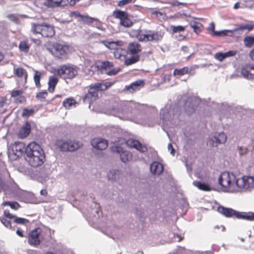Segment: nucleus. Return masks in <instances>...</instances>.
Here are the masks:
<instances>
[{"mask_svg": "<svg viewBox=\"0 0 254 254\" xmlns=\"http://www.w3.org/2000/svg\"><path fill=\"white\" fill-rule=\"evenodd\" d=\"M144 80L142 79H139L131 83L128 85L126 86L125 89L129 93H132L135 91L140 90L141 88L144 87Z\"/></svg>", "mask_w": 254, "mask_h": 254, "instance_id": "obj_16", "label": "nucleus"}, {"mask_svg": "<svg viewBox=\"0 0 254 254\" xmlns=\"http://www.w3.org/2000/svg\"><path fill=\"white\" fill-rule=\"evenodd\" d=\"M35 111L33 109L24 108L22 110V116L24 118H28L33 115Z\"/></svg>", "mask_w": 254, "mask_h": 254, "instance_id": "obj_41", "label": "nucleus"}, {"mask_svg": "<svg viewBox=\"0 0 254 254\" xmlns=\"http://www.w3.org/2000/svg\"><path fill=\"white\" fill-rule=\"evenodd\" d=\"M207 30L210 31L212 32V35L214 36V33L217 32V31H215V24L213 22H211L209 26L208 27Z\"/></svg>", "mask_w": 254, "mask_h": 254, "instance_id": "obj_56", "label": "nucleus"}, {"mask_svg": "<svg viewBox=\"0 0 254 254\" xmlns=\"http://www.w3.org/2000/svg\"><path fill=\"white\" fill-rule=\"evenodd\" d=\"M13 222L17 224H25L29 223V220L25 218L17 217L16 216L13 220Z\"/></svg>", "mask_w": 254, "mask_h": 254, "instance_id": "obj_46", "label": "nucleus"}, {"mask_svg": "<svg viewBox=\"0 0 254 254\" xmlns=\"http://www.w3.org/2000/svg\"><path fill=\"white\" fill-rule=\"evenodd\" d=\"M239 149L240 155H244L247 153V149L246 148L239 147Z\"/></svg>", "mask_w": 254, "mask_h": 254, "instance_id": "obj_59", "label": "nucleus"}, {"mask_svg": "<svg viewBox=\"0 0 254 254\" xmlns=\"http://www.w3.org/2000/svg\"><path fill=\"white\" fill-rule=\"evenodd\" d=\"M127 14V12L119 9L115 10L113 12V16L115 18L120 19V21Z\"/></svg>", "mask_w": 254, "mask_h": 254, "instance_id": "obj_33", "label": "nucleus"}, {"mask_svg": "<svg viewBox=\"0 0 254 254\" xmlns=\"http://www.w3.org/2000/svg\"><path fill=\"white\" fill-rule=\"evenodd\" d=\"M244 42L247 47H251L254 44V37L247 36L244 38Z\"/></svg>", "mask_w": 254, "mask_h": 254, "instance_id": "obj_43", "label": "nucleus"}, {"mask_svg": "<svg viewBox=\"0 0 254 254\" xmlns=\"http://www.w3.org/2000/svg\"><path fill=\"white\" fill-rule=\"evenodd\" d=\"M219 213L226 217H233L237 219L246 220L248 221L254 220V213L252 212H240L232 208L225 207L223 206H219L217 208Z\"/></svg>", "mask_w": 254, "mask_h": 254, "instance_id": "obj_3", "label": "nucleus"}, {"mask_svg": "<svg viewBox=\"0 0 254 254\" xmlns=\"http://www.w3.org/2000/svg\"><path fill=\"white\" fill-rule=\"evenodd\" d=\"M80 0H69V3L70 5H74L76 2H78Z\"/></svg>", "mask_w": 254, "mask_h": 254, "instance_id": "obj_63", "label": "nucleus"}, {"mask_svg": "<svg viewBox=\"0 0 254 254\" xmlns=\"http://www.w3.org/2000/svg\"><path fill=\"white\" fill-rule=\"evenodd\" d=\"M190 27L193 28V31L196 33H198L201 32L203 27L202 24L198 22L194 21L190 24Z\"/></svg>", "mask_w": 254, "mask_h": 254, "instance_id": "obj_39", "label": "nucleus"}, {"mask_svg": "<svg viewBox=\"0 0 254 254\" xmlns=\"http://www.w3.org/2000/svg\"><path fill=\"white\" fill-rule=\"evenodd\" d=\"M59 82V78L55 76H49L48 80V91L50 93H53L55 90L56 85Z\"/></svg>", "mask_w": 254, "mask_h": 254, "instance_id": "obj_24", "label": "nucleus"}, {"mask_svg": "<svg viewBox=\"0 0 254 254\" xmlns=\"http://www.w3.org/2000/svg\"><path fill=\"white\" fill-rule=\"evenodd\" d=\"M142 50V46L138 42H129L127 48L126 53L130 56V57L125 60V65L128 66L138 62L140 60Z\"/></svg>", "mask_w": 254, "mask_h": 254, "instance_id": "obj_2", "label": "nucleus"}, {"mask_svg": "<svg viewBox=\"0 0 254 254\" xmlns=\"http://www.w3.org/2000/svg\"><path fill=\"white\" fill-rule=\"evenodd\" d=\"M235 180V176L233 174L224 172L220 174L218 178V184L223 188L232 190Z\"/></svg>", "mask_w": 254, "mask_h": 254, "instance_id": "obj_8", "label": "nucleus"}, {"mask_svg": "<svg viewBox=\"0 0 254 254\" xmlns=\"http://www.w3.org/2000/svg\"><path fill=\"white\" fill-rule=\"evenodd\" d=\"M254 29V22L251 21L249 23L245 24V30L251 31Z\"/></svg>", "mask_w": 254, "mask_h": 254, "instance_id": "obj_51", "label": "nucleus"}, {"mask_svg": "<svg viewBox=\"0 0 254 254\" xmlns=\"http://www.w3.org/2000/svg\"><path fill=\"white\" fill-rule=\"evenodd\" d=\"M97 66L100 69H107L113 66L112 63L109 61L98 62L97 63Z\"/></svg>", "mask_w": 254, "mask_h": 254, "instance_id": "obj_34", "label": "nucleus"}, {"mask_svg": "<svg viewBox=\"0 0 254 254\" xmlns=\"http://www.w3.org/2000/svg\"><path fill=\"white\" fill-rule=\"evenodd\" d=\"M3 215L5 217V218H9L10 219L14 220L15 217V215L11 214L8 210H5L3 212Z\"/></svg>", "mask_w": 254, "mask_h": 254, "instance_id": "obj_49", "label": "nucleus"}, {"mask_svg": "<svg viewBox=\"0 0 254 254\" xmlns=\"http://www.w3.org/2000/svg\"><path fill=\"white\" fill-rule=\"evenodd\" d=\"M126 53V50L125 49H123L122 47H119L114 52V56L116 59L124 61V64H125V60L127 59Z\"/></svg>", "mask_w": 254, "mask_h": 254, "instance_id": "obj_25", "label": "nucleus"}, {"mask_svg": "<svg viewBox=\"0 0 254 254\" xmlns=\"http://www.w3.org/2000/svg\"><path fill=\"white\" fill-rule=\"evenodd\" d=\"M24 90L22 89L12 90L10 92V97L14 99V103L16 104L25 103L26 97L22 95Z\"/></svg>", "mask_w": 254, "mask_h": 254, "instance_id": "obj_14", "label": "nucleus"}, {"mask_svg": "<svg viewBox=\"0 0 254 254\" xmlns=\"http://www.w3.org/2000/svg\"><path fill=\"white\" fill-rule=\"evenodd\" d=\"M31 47V44L29 43L27 39L23 40L19 42L18 48L19 50L25 54L29 53Z\"/></svg>", "mask_w": 254, "mask_h": 254, "instance_id": "obj_27", "label": "nucleus"}, {"mask_svg": "<svg viewBox=\"0 0 254 254\" xmlns=\"http://www.w3.org/2000/svg\"><path fill=\"white\" fill-rule=\"evenodd\" d=\"M118 72V70L114 69H112V70L109 71L107 72V74L109 75H116V74H117Z\"/></svg>", "mask_w": 254, "mask_h": 254, "instance_id": "obj_58", "label": "nucleus"}, {"mask_svg": "<svg viewBox=\"0 0 254 254\" xmlns=\"http://www.w3.org/2000/svg\"><path fill=\"white\" fill-rule=\"evenodd\" d=\"M16 233V234L20 237H24L22 230L19 228H17Z\"/></svg>", "mask_w": 254, "mask_h": 254, "instance_id": "obj_60", "label": "nucleus"}, {"mask_svg": "<svg viewBox=\"0 0 254 254\" xmlns=\"http://www.w3.org/2000/svg\"><path fill=\"white\" fill-rule=\"evenodd\" d=\"M2 205L3 206H9L14 210H17L20 207L19 203L16 201H5Z\"/></svg>", "mask_w": 254, "mask_h": 254, "instance_id": "obj_42", "label": "nucleus"}, {"mask_svg": "<svg viewBox=\"0 0 254 254\" xmlns=\"http://www.w3.org/2000/svg\"><path fill=\"white\" fill-rule=\"evenodd\" d=\"M48 92L46 90L43 91L42 92H38L36 96V97L37 99L43 101L45 99L46 97L48 96Z\"/></svg>", "mask_w": 254, "mask_h": 254, "instance_id": "obj_44", "label": "nucleus"}, {"mask_svg": "<svg viewBox=\"0 0 254 254\" xmlns=\"http://www.w3.org/2000/svg\"><path fill=\"white\" fill-rule=\"evenodd\" d=\"M30 40L32 42H33L35 44H36L37 45L41 44V41L39 39L31 38H30Z\"/></svg>", "mask_w": 254, "mask_h": 254, "instance_id": "obj_61", "label": "nucleus"}, {"mask_svg": "<svg viewBox=\"0 0 254 254\" xmlns=\"http://www.w3.org/2000/svg\"><path fill=\"white\" fill-rule=\"evenodd\" d=\"M132 0H121L118 2V5L120 7H122L131 2Z\"/></svg>", "mask_w": 254, "mask_h": 254, "instance_id": "obj_54", "label": "nucleus"}, {"mask_svg": "<svg viewBox=\"0 0 254 254\" xmlns=\"http://www.w3.org/2000/svg\"><path fill=\"white\" fill-rule=\"evenodd\" d=\"M42 75V73H41V72L39 71L38 70H35L34 74V80L35 82V85L36 87H37L38 88H40L41 87L40 80Z\"/></svg>", "mask_w": 254, "mask_h": 254, "instance_id": "obj_35", "label": "nucleus"}, {"mask_svg": "<svg viewBox=\"0 0 254 254\" xmlns=\"http://www.w3.org/2000/svg\"><path fill=\"white\" fill-rule=\"evenodd\" d=\"M98 92L96 89L93 85L89 87L88 93H86L83 98V101L84 103H91L98 98Z\"/></svg>", "mask_w": 254, "mask_h": 254, "instance_id": "obj_12", "label": "nucleus"}, {"mask_svg": "<svg viewBox=\"0 0 254 254\" xmlns=\"http://www.w3.org/2000/svg\"><path fill=\"white\" fill-rule=\"evenodd\" d=\"M14 74L18 77H24L25 82H27L28 73L27 71L22 67H18L14 69Z\"/></svg>", "mask_w": 254, "mask_h": 254, "instance_id": "obj_29", "label": "nucleus"}, {"mask_svg": "<svg viewBox=\"0 0 254 254\" xmlns=\"http://www.w3.org/2000/svg\"><path fill=\"white\" fill-rule=\"evenodd\" d=\"M62 97V95H58V94L56 95L55 96V97L53 98H52L51 100L47 101V104H54V105H56L57 106H58L61 103V100H59V101L56 102L55 103H54L53 102L54 101V100H55L56 98H61Z\"/></svg>", "mask_w": 254, "mask_h": 254, "instance_id": "obj_48", "label": "nucleus"}, {"mask_svg": "<svg viewBox=\"0 0 254 254\" xmlns=\"http://www.w3.org/2000/svg\"><path fill=\"white\" fill-rule=\"evenodd\" d=\"M48 49L55 58L61 60H65L68 58L70 46L66 44L54 43Z\"/></svg>", "mask_w": 254, "mask_h": 254, "instance_id": "obj_5", "label": "nucleus"}, {"mask_svg": "<svg viewBox=\"0 0 254 254\" xmlns=\"http://www.w3.org/2000/svg\"><path fill=\"white\" fill-rule=\"evenodd\" d=\"M228 31L223 30L221 31H217V32L214 33V36L222 37L227 35Z\"/></svg>", "mask_w": 254, "mask_h": 254, "instance_id": "obj_53", "label": "nucleus"}, {"mask_svg": "<svg viewBox=\"0 0 254 254\" xmlns=\"http://www.w3.org/2000/svg\"><path fill=\"white\" fill-rule=\"evenodd\" d=\"M149 32L150 33V42L161 41L164 36V33L160 31L150 30Z\"/></svg>", "mask_w": 254, "mask_h": 254, "instance_id": "obj_28", "label": "nucleus"}, {"mask_svg": "<svg viewBox=\"0 0 254 254\" xmlns=\"http://www.w3.org/2000/svg\"><path fill=\"white\" fill-rule=\"evenodd\" d=\"M113 152H116L120 155L121 160L124 163L130 161L132 158V153L124 149L119 146H113L111 148Z\"/></svg>", "mask_w": 254, "mask_h": 254, "instance_id": "obj_11", "label": "nucleus"}, {"mask_svg": "<svg viewBox=\"0 0 254 254\" xmlns=\"http://www.w3.org/2000/svg\"><path fill=\"white\" fill-rule=\"evenodd\" d=\"M168 150L170 151V153L172 155H174L175 153V149L174 148L173 145H172V144L169 143L168 144Z\"/></svg>", "mask_w": 254, "mask_h": 254, "instance_id": "obj_57", "label": "nucleus"}, {"mask_svg": "<svg viewBox=\"0 0 254 254\" xmlns=\"http://www.w3.org/2000/svg\"><path fill=\"white\" fill-rule=\"evenodd\" d=\"M126 143L128 147L135 148L140 152L144 153L147 151V147L137 140L130 138L127 140Z\"/></svg>", "mask_w": 254, "mask_h": 254, "instance_id": "obj_13", "label": "nucleus"}, {"mask_svg": "<svg viewBox=\"0 0 254 254\" xmlns=\"http://www.w3.org/2000/svg\"><path fill=\"white\" fill-rule=\"evenodd\" d=\"M24 149H25L24 143L21 142H15L11 147L12 153L15 156L14 159L22 155Z\"/></svg>", "mask_w": 254, "mask_h": 254, "instance_id": "obj_17", "label": "nucleus"}, {"mask_svg": "<svg viewBox=\"0 0 254 254\" xmlns=\"http://www.w3.org/2000/svg\"><path fill=\"white\" fill-rule=\"evenodd\" d=\"M242 74L244 77L249 79H254V65L248 64L242 68Z\"/></svg>", "mask_w": 254, "mask_h": 254, "instance_id": "obj_18", "label": "nucleus"}, {"mask_svg": "<svg viewBox=\"0 0 254 254\" xmlns=\"http://www.w3.org/2000/svg\"><path fill=\"white\" fill-rule=\"evenodd\" d=\"M26 161L32 167H38L45 161V155L41 147L35 142L30 143L25 148Z\"/></svg>", "mask_w": 254, "mask_h": 254, "instance_id": "obj_1", "label": "nucleus"}, {"mask_svg": "<svg viewBox=\"0 0 254 254\" xmlns=\"http://www.w3.org/2000/svg\"><path fill=\"white\" fill-rule=\"evenodd\" d=\"M78 67L69 64H64L60 66L56 70L58 75L64 79H72L78 73Z\"/></svg>", "mask_w": 254, "mask_h": 254, "instance_id": "obj_6", "label": "nucleus"}, {"mask_svg": "<svg viewBox=\"0 0 254 254\" xmlns=\"http://www.w3.org/2000/svg\"><path fill=\"white\" fill-rule=\"evenodd\" d=\"M43 240L42 230L39 228L34 229L30 231L28 234V243L31 246H38Z\"/></svg>", "mask_w": 254, "mask_h": 254, "instance_id": "obj_9", "label": "nucleus"}, {"mask_svg": "<svg viewBox=\"0 0 254 254\" xmlns=\"http://www.w3.org/2000/svg\"><path fill=\"white\" fill-rule=\"evenodd\" d=\"M120 23L125 27H130L133 25V22L128 18V14L120 22Z\"/></svg>", "mask_w": 254, "mask_h": 254, "instance_id": "obj_38", "label": "nucleus"}, {"mask_svg": "<svg viewBox=\"0 0 254 254\" xmlns=\"http://www.w3.org/2000/svg\"><path fill=\"white\" fill-rule=\"evenodd\" d=\"M80 20L87 25H90L94 22H96L97 25L100 24V22L97 19L92 18L88 15H82Z\"/></svg>", "mask_w": 254, "mask_h": 254, "instance_id": "obj_30", "label": "nucleus"}, {"mask_svg": "<svg viewBox=\"0 0 254 254\" xmlns=\"http://www.w3.org/2000/svg\"><path fill=\"white\" fill-rule=\"evenodd\" d=\"M82 14H81L78 11H71L69 13V16L72 17H74L75 18H79L81 19L82 16ZM79 19V20H80Z\"/></svg>", "mask_w": 254, "mask_h": 254, "instance_id": "obj_50", "label": "nucleus"}, {"mask_svg": "<svg viewBox=\"0 0 254 254\" xmlns=\"http://www.w3.org/2000/svg\"><path fill=\"white\" fill-rule=\"evenodd\" d=\"M225 57V59L227 57H230L235 56L236 54V51H229L226 53H223Z\"/></svg>", "mask_w": 254, "mask_h": 254, "instance_id": "obj_55", "label": "nucleus"}, {"mask_svg": "<svg viewBox=\"0 0 254 254\" xmlns=\"http://www.w3.org/2000/svg\"><path fill=\"white\" fill-rule=\"evenodd\" d=\"M193 184L194 186H195L201 190L209 191L211 190V187L207 184L202 183L199 181H194Z\"/></svg>", "mask_w": 254, "mask_h": 254, "instance_id": "obj_32", "label": "nucleus"}, {"mask_svg": "<svg viewBox=\"0 0 254 254\" xmlns=\"http://www.w3.org/2000/svg\"><path fill=\"white\" fill-rule=\"evenodd\" d=\"M150 171L154 175L161 174L163 170L164 167L162 164L158 162H154L150 165Z\"/></svg>", "mask_w": 254, "mask_h": 254, "instance_id": "obj_22", "label": "nucleus"}, {"mask_svg": "<svg viewBox=\"0 0 254 254\" xmlns=\"http://www.w3.org/2000/svg\"><path fill=\"white\" fill-rule=\"evenodd\" d=\"M31 31L33 34H39L45 38H51L55 34L54 27L45 22L32 23Z\"/></svg>", "mask_w": 254, "mask_h": 254, "instance_id": "obj_4", "label": "nucleus"}, {"mask_svg": "<svg viewBox=\"0 0 254 254\" xmlns=\"http://www.w3.org/2000/svg\"><path fill=\"white\" fill-rule=\"evenodd\" d=\"M57 145L62 151H74L82 146V144L77 140H59L57 141Z\"/></svg>", "mask_w": 254, "mask_h": 254, "instance_id": "obj_7", "label": "nucleus"}, {"mask_svg": "<svg viewBox=\"0 0 254 254\" xmlns=\"http://www.w3.org/2000/svg\"><path fill=\"white\" fill-rule=\"evenodd\" d=\"M65 0H46L45 5L49 7H57L65 4Z\"/></svg>", "mask_w": 254, "mask_h": 254, "instance_id": "obj_26", "label": "nucleus"}, {"mask_svg": "<svg viewBox=\"0 0 254 254\" xmlns=\"http://www.w3.org/2000/svg\"><path fill=\"white\" fill-rule=\"evenodd\" d=\"M189 71V67H184L182 68H176L174 70L173 74L174 75H179L182 76L185 74H187Z\"/></svg>", "mask_w": 254, "mask_h": 254, "instance_id": "obj_40", "label": "nucleus"}, {"mask_svg": "<svg viewBox=\"0 0 254 254\" xmlns=\"http://www.w3.org/2000/svg\"><path fill=\"white\" fill-rule=\"evenodd\" d=\"M91 144L94 148L104 150L107 147L108 142L106 139L102 138H94L91 140Z\"/></svg>", "mask_w": 254, "mask_h": 254, "instance_id": "obj_15", "label": "nucleus"}, {"mask_svg": "<svg viewBox=\"0 0 254 254\" xmlns=\"http://www.w3.org/2000/svg\"><path fill=\"white\" fill-rule=\"evenodd\" d=\"M116 82V81L113 80L112 81H107L105 83H96L95 84H93V86L98 92L99 91H105L113 85Z\"/></svg>", "mask_w": 254, "mask_h": 254, "instance_id": "obj_23", "label": "nucleus"}, {"mask_svg": "<svg viewBox=\"0 0 254 254\" xmlns=\"http://www.w3.org/2000/svg\"><path fill=\"white\" fill-rule=\"evenodd\" d=\"M245 189L254 187V177L244 176Z\"/></svg>", "mask_w": 254, "mask_h": 254, "instance_id": "obj_36", "label": "nucleus"}, {"mask_svg": "<svg viewBox=\"0 0 254 254\" xmlns=\"http://www.w3.org/2000/svg\"><path fill=\"white\" fill-rule=\"evenodd\" d=\"M226 140V135L224 133L221 132L217 136H214L213 139H209L208 143L212 146H217L219 144L225 143Z\"/></svg>", "mask_w": 254, "mask_h": 254, "instance_id": "obj_19", "label": "nucleus"}, {"mask_svg": "<svg viewBox=\"0 0 254 254\" xmlns=\"http://www.w3.org/2000/svg\"><path fill=\"white\" fill-rule=\"evenodd\" d=\"M31 130L30 126L29 124H27L26 126L23 127L20 131V135L22 138H25L27 136Z\"/></svg>", "mask_w": 254, "mask_h": 254, "instance_id": "obj_37", "label": "nucleus"}, {"mask_svg": "<svg viewBox=\"0 0 254 254\" xmlns=\"http://www.w3.org/2000/svg\"><path fill=\"white\" fill-rule=\"evenodd\" d=\"M150 30H132L129 32L130 36H135L139 42H150Z\"/></svg>", "mask_w": 254, "mask_h": 254, "instance_id": "obj_10", "label": "nucleus"}, {"mask_svg": "<svg viewBox=\"0 0 254 254\" xmlns=\"http://www.w3.org/2000/svg\"><path fill=\"white\" fill-rule=\"evenodd\" d=\"M77 102L72 97L66 98L63 102V106L66 109H70L72 106H75Z\"/></svg>", "mask_w": 254, "mask_h": 254, "instance_id": "obj_31", "label": "nucleus"}, {"mask_svg": "<svg viewBox=\"0 0 254 254\" xmlns=\"http://www.w3.org/2000/svg\"><path fill=\"white\" fill-rule=\"evenodd\" d=\"M214 57L215 59H216L217 60L220 62H222L224 59H225L224 54L221 52H218L216 53L214 56Z\"/></svg>", "mask_w": 254, "mask_h": 254, "instance_id": "obj_52", "label": "nucleus"}, {"mask_svg": "<svg viewBox=\"0 0 254 254\" xmlns=\"http://www.w3.org/2000/svg\"><path fill=\"white\" fill-rule=\"evenodd\" d=\"M250 56L251 57V59L253 61H254V49L251 51L250 53Z\"/></svg>", "mask_w": 254, "mask_h": 254, "instance_id": "obj_64", "label": "nucleus"}, {"mask_svg": "<svg viewBox=\"0 0 254 254\" xmlns=\"http://www.w3.org/2000/svg\"><path fill=\"white\" fill-rule=\"evenodd\" d=\"M171 29L172 30L173 33H176L180 32H183L185 30V27L179 25V26H171Z\"/></svg>", "mask_w": 254, "mask_h": 254, "instance_id": "obj_45", "label": "nucleus"}, {"mask_svg": "<svg viewBox=\"0 0 254 254\" xmlns=\"http://www.w3.org/2000/svg\"><path fill=\"white\" fill-rule=\"evenodd\" d=\"M245 180L244 176L241 178L236 179L235 177V180L233 184L232 191H241L242 190L245 189Z\"/></svg>", "mask_w": 254, "mask_h": 254, "instance_id": "obj_20", "label": "nucleus"}, {"mask_svg": "<svg viewBox=\"0 0 254 254\" xmlns=\"http://www.w3.org/2000/svg\"><path fill=\"white\" fill-rule=\"evenodd\" d=\"M40 194L42 195H43L44 196H46L48 194V191L46 189H43L41 190L40 191Z\"/></svg>", "mask_w": 254, "mask_h": 254, "instance_id": "obj_62", "label": "nucleus"}, {"mask_svg": "<svg viewBox=\"0 0 254 254\" xmlns=\"http://www.w3.org/2000/svg\"><path fill=\"white\" fill-rule=\"evenodd\" d=\"M101 43L109 49L114 50V51L119 47L124 46V42L119 40L117 41H102Z\"/></svg>", "mask_w": 254, "mask_h": 254, "instance_id": "obj_21", "label": "nucleus"}, {"mask_svg": "<svg viewBox=\"0 0 254 254\" xmlns=\"http://www.w3.org/2000/svg\"><path fill=\"white\" fill-rule=\"evenodd\" d=\"M0 221L1 223L6 228L11 229L12 228L11 221L5 218H0Z\"/></svg>", "mask_w": 254, "mask_h": 254, "instance_id": "obj_47", "label": "nucleus"}]
</instances>
